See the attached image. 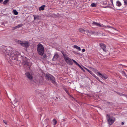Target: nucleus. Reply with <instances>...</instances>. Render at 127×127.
Returning a JSON list of instances; mask_svg holds the SVG:
<instances>
[{
	"instance_id": "nucleus-38",
	"label": "nucleus",
	"mask_w": 127,
	"mask_h": 127,
	"mask_svg": "<svg viewBox=\"0 0 127 127\" xmlns=\"http://www.w3.org/2000/svg\"><path fill=\"white\" fill-rule=\"evenodd\" d=\"M13 60H15V58L14 57H13V58H12Z\"/></svg>"
},
{
	"instance_id": "nucleus-12",
	"label": "nucleus",
	"mask_w": 127,
	"mask_h": 127,
	"mask_svg": "<svg viewBox=\"0 0 127 127\" xmlns=\"http://www.w3.org/2000/svg\"><path fill=\"white\" fill-rule=\"evenodd\" d=\"M79 32L83 33H85V31L82 28H80L79 30Z\"/></svg>"
},
{
	"instance_id": "nucleus-9",
	"label": "nucleus",
	"mask_w": 127,
	"mask_h": 127,
	"mask_svg": "<svg viewBox=\"0 0 127 127\" xmlns=\"http://www.w3.org/2000/svg\"><path fill=\"white\" fill-rule=\"evenodd\" d=\"M100 46L101 48L103 50V51H106V46L105 44L103 43H101L100 44Z\"/></svg>"
},
{
	"instance_id": "nucleus-34",
	"label": "nucleus",
	"mask_w": 127,
	"mask_h": 127,
	"mask_svg": "<svg viewBox=\"0 0 127 127\" xmlns=\"http://www.w3.org/2000/svg\"><path fill=\"white\" fill-rule=\"evenodd\" d=\"M97 80H98L99 82H101V83H102V82L100 80L98 79V77H97Z\"/></svg>"
},
{
	"instance_id": "nucleus-30",
	"label": "nucleus",
	"mask_w": 127,
	"mask_h": 127,
	"mask_svg": "<svg viewBox=\"0 0 127 127\" xmlns=\"http://www.w3.org/2000/svg\"><path fill=\"white\" fill-rule=\"evenodd\" d=\"M85 49H82V52L83 53V52H85Z\"/></svg>"
},
{
	"instance_id": "nucleus-5",
	"label": "nucleus",
	"mask_w": 127,
	"mask_h": 127,
	"mask_svg": "<svg viewBox=\"0 0 127 127\" xmlns=\"http://www.w3.org/2000/svg\"><path fill=\"white\" fill-rule=\"evenodd\" d=\"M92 24L93 25H95L97 26H99V27H104L106 28H110L111 26H104L103 24H100L96 22H93Z\"/></svg>"
},
{
	"instance_id": "nucleus-25",
	"label": "nucleus",
	"mask_w": 127,
	"mask_h": 127,
	"mask_svg": "<svg viewBox=\"0 0 127 127\" xmlns=\"http://www.w3.org/2000/svg\"><path fill=\"white\" fill-rule=\"evenodd\" d=\"M123 0L124 1L125 4L127 5V0Z\"/></svg>"
},
{
	"instance_id": "nucleus-15",
	"label": "nucleus",
	"mask_w": 127,
	"mask_h": 127,
	"mask_svg": "<svg viewBox=\"0 0 127 127\" xmlns=\"http://www.w3.org/2000/svg\"><path fill=\"white\" fill-rule=\"evenodd\" d=\"M23 25L22 24H20L18 25L17 26L14 27L13 28L14 29H16L20 28V27L22 26Z\"/></svg>"
},
{
	"instance_id": "nucleus-29",
	"label": "nucleus",
	"mask_w": 127,
	"mask_h": 127,
	"mask_svg": "<svg viewBox=\"0 0 127 127\" xmlns=\"http://www.w3.org/2000/svg\"><path fill=\"white\" fill-rule=\"evenodd\" d=\"M92 75L93 76L95 77L96 79H97V77L95 74H92Z\"/></svg>"
},
{
	"instance_id": "nucleus-19",
	"label": "nucleus",
	"mask_w": 127,
	"mask_h": 127,
	"mask_svg": "<svg viewBox=\"0 0 127 127\" xmlns=\"http://www.w3.org/2000/svg\"><path fill=\"white\" fill-rule=\"evenodd\" d=\"M13 12L15 15H17L18 14V12H17L16 10H13Z\"/></svg>"
},
{
	"instance_id": "nucleus-3",
	"label": "nucleus",
	"mask_w": 127,
	"mask_h": 127,
	"mask_svg": "<svg viewBox=\"0 0 127 127\" xmlns=\"http://www.w3.org/2000/svg\"><path fill=\"white\" fill-rule=\"evenodd\" d=\"M17 42L18 43L21 44L22 46L26 48L28 47L30 45L29 42L28 41L18 40Z\"/></svg>"
},
{
	"instance_id": "nucleus-2",
	"label": "nucleus",
	"mask_w": 127,
	"mask_h": 127,
	"mask_svg": "<svg viewBox=\"0 0 127 127\" xmlns=\"http://www.w3.org/2000/svg\"><path fill=\"white\" fill-rule=\"evenodd\" d=\"M106 118L108 121V124L110 125H112L115 122V118L113 116H111L109 114L106 115Z\"/></svg>"
},
{
	"instance_id": "nucleus-17",
	"label": "nucleus",
	"mask_w": 127,
	"mask_h": 127,
	"mask_svg": "<svg viewBox=\"0 0 127 127\" xmlns=\"http://www.w3.org/2000/svg\"><path fill=\"white\" fill-rule=\"evenodd\" d=\"M33 16L34 17V20H35L37 19H39V16L34 15Z\"/></svg>"
},
{
	"instance_id": "nucleus-33",
	"label": "nucleus",
	"mask_w": 127,
	"mask_h": 127,
	"mask_svg": "<svg viewBox=\"0 0 127 127\" xmlns=\"http://www.w3.org/2000/svg\"><path fill=\"white\" fill-rule=\"evenodd\" d=\"M84 72H85V70L84 69L82 68V67L81 68Z\"/></svg>"
},
{
	"instance_id": "nucleus-39",
	"label": "nucleus",
	"mask_w": 127,
	"mask_h": 127,
	"mask_svg": "<svg viewBox=\"0 0 127 127\" xmlns=\"http://www.w3.org/2000/svg\"><path fill=\"white\" fill-rule=\"evenodd\" d=\"M123 73H124V74H125V76H126V74H125V72H124V71H123Z\"/></svg>"
},
{
	"instance_id": "nucleus-8",
	"label": "nucleus",
	"mask_w": 127,
	"mask_h": 127,
	"mask_svg": "<svg viewBox=\"0 0 127 127\" xmlns=\"http://www.w3.org/2000/svg\"><path fill=\"white\" fill-rule=\"evenodd\" d=\"M65 61L67 64H68L70 65H72L73 64V62L72 61V59L69 58L67 60H65Z\"/></svg>"
},
{
	"instance_id": "nucleus-22",
	"label": "nucleus",
	"mask_w": 127,
	"mask_h": 127,
	"mask_svg": "<svg viewBox=\"0 0 127 127\" xmlns=\"http://www.w3.org/2000/svg\"><path fill=\"white\" fill-rule=\"evenodd\" d=\"M91 6L92 7H96V5L94 3H92L91 4Z\"/></svg>"
},
{
	"instance_id": "nucleus-32",
	"label": "nucleus",
	"mask_w": 127,
	"mask_h": 127,
	"mask_svg": "<svg viewBox=\"0 0 127 127\" xmlns=\"http://www.w3.org/2000/svg\"><path fill=\"white\" fill-rule=\"evenodd\" d=\"M77 65H78V66H79V67L80 68H81L82 67L78 63V64H77Z\"/></svg>"
},
{
	"instance_id": "nucleus-21",
	"label": "nucleus",
	"mask_w": 127,
	"mask_h": 127,
	"mask_svg": "<svg viewBox=\"0 0 127 127\" xmlns=\"http://www.w3.org/2000/svg\"><path fill=\"white\" fill-rule=\"evenodd\" d=\"M117 93L118 95H120L121 96H123L125 95L124 94H123L122 93H119L118 92H117Z\"/></svg>"
},
{
	"instance_id": "nucleus-4",
	"label": "nucleus",
	"mask_w": 127,
	"mask_h": 127,
	"mask_svg": "<svg viewBox=\"0 0 127 127\" xmlns=\"http://www.w3.org/2000/svg\"><path fill=\"white\" fill-rule=\"evenodd\" d=\"M46 78L47 79L50 80L54 84H56L55 78L52 75L49 74H47L46 76Z\"/></svg>"
},
{
	"instance_id": "nucleus-1",
	"label": "nucleus",
	"mask_w": 127,
	"mask_h": 127,
	"mask_svg": "<svg viewBox=\"0 0 127 127\" xmlns=\"http://www.w3.org/2000/svg\"><path fill=\"white\" fill-rule=\"evenodd\" d=\"M37 50L38 54L42 56L44 52V49L43 46L40 43L38 44L37 45Z\"/></svg>"
},
{
	"instance_id": "nucleus-27",
	"label": "nucleus",
	"mask_w": 127,
	"mask_h": 127,
	"mask_svg": "<svg viewBox=\"0 0 127 127\" xmlns=\"http://www.w3.org/2000/svg\"><path fill=\"white\" fill-rule=\"evenodd\" d=\"M4 123L5 124V125H7V121H5L4 120L3 121Z\"/></svg>"
},
{
	"instance_id": "nucleus-37",
	"label": "nucleus",
	"mask_w": 127,
	"mask_h": 127,
	"mask_svg": "<svg viewBox=\"0 0 127 127\" xmlns=\"http://www.w3.org/2000/svg\"><path fill=\"white\" fill-rule=\"evenodd\" d=\"M3 1V0H0V3H1Z\"/></svg>"
},
{
	"instance_id": "nucleus-26",
	"label": "nucleus",
	"mask_w": 127,
	"mask_h": 127,
	"mask_svg": "<svg viewBox=\"0 0 127 127\" xmlns=\"http://www.w3.org/2000/svg\"><path fill=\"white\" fill-rule=\"evenodd\" d=\"M43 58L44 59H45L47 58L46 56L45 55H43Z\"/></svg>"
},
{
	"instance_id": "nucleus-14",
	"label": "nucleus",
	"mask_w": 127,
	"mask_h": 127,
	"mask_svg": "<svg viewBox=\"0 0 127 127\" xmlns=\"http://www.w3.org/2000/svg\"><path fill=\"white\" fill-rule=\"evenodd\" d=\"M45 5H43L41 6V7H39V11H41V10H43L44 9V7H45Z\"/></svg>"
},
{
	"instance_id": "nucleus-31",
	"label": "nucleus",
	"mask_w": 127,
	"mask_h": 127,
	"mask_svg": "<svg viewBox=\"0 0 127 127\" xmlns=\"http://www.w3.org/2000/svg\"><path fill=\"white\" fill-rule=\"evenodd\" d=\"M110 28H112V29H113L114 30H116V31H117L116 30V29L114 28H113V27H111V26Z\"/></svg>"
},
{
	"instance_id": "nucleus-10",
	"label": "nucleus",
	"mask_w": 127,
	"mask_h": 127,
	"mask_svg": "<svg viewBox=\"0 0 127 127\" xmlns=\"http://www.w3.org/2000/svg\"><path fill=\"white\" fill-rule=\"evenodd\" d=\"M62 53L64 56V59L65 60H67V59L69 58V57H68V55L66 54L64 52H62Z\"/></svg>"
},
{
	"instance_id": "nucleus-24",
	"label": "nucleus",
	"mask_w": 127,
	"mask_h": 127,
	"mask_svg": "<svg viewBox=\"0 0 127 127\" xmlns=\"http://www.w3.org/2000/svg\"><path fill=\"white\" fill-rule=\"evenodd\" d=\"M73 61L76 64V65L77 64H78V63L76 62V61L75 60H73V59H72V61Z\"/></svg>"
},
{
	"instance_id": "nucleus-16",
	"label": "nucleus",
	"mask_w": 127,
	"mask_h": 127,
	"mask_svg": "<svg viewBox=\"0 0 127 127\" xmlns=\"http://www.w3.org/2000/svg\"><path fill=\"white\" fill-rule=\"evenodd\" d=\"M122 5V3L119 0H118L116 2V5L120 7Z\"/></svg>"
},
{
	"instance_id": "nucleus-35",
	"label": "nucleus",
	"mask_w": 127,
	"mask_h": 127,
	"mask_svg": "<svg viewBox=\"0 0 127 127\" xmlns=\"http://www.w3.org/2000/svg\"><path fill=\"white\" fill-rule=\"evenodd\" d=\"M25 64V65H29V64H28V63H26Z\"/></svg>"
},
{
	"instance_id": "nucleus-23",
	"label": "nucleus",
	"mask_w": 127,
	"mask_h": 127,
	"mask_svg": "<svg viewBox=\"0 0 127 127\" xmlns=\"http://www.w3.org/2000/svg\"><path fill=\"white\" fill-rule=\"evenodd\" d=\"M9 0H5L3 2V4H5L8 2Z\"/></svg>"
},
{
	"instance_id": "nucleus-11",
	"label": "nucleus",
	"mask_w": 127,
	"mask_h": 127,
	"mask_svg": "<svg viewBox=\"0 0 127 127\" xmlns=\"http://www.w3.org/2000/svg\"><path fill=\"white\" fill-rule=\"evenodd\" d=\"M59 57V55L57 53H55L53 58L52 59V60L53 61H55L57 60Z\"/></svg>"
},
{
	"instance_id": "nucleus-18",
	"label": "nucleus",
	"mask_w": 127,
	"mask_h": 127,
	"mask_svg": "<svg viewBox=\"0 0 127 127\" xmlns=\"http://www.w3.org/2000/svg\"><path fill=\"white\" fill-rule=\"evenodd\" d=\"M84 68L87 70L90 74H91L92 75L93 73L92 71L89 70L88 69H87V68L86 67H85Z\"/></svg>"
},
{
	"instance_id": "nucleus-28",
	"label": "nucleus",
	"mask_w": 127,
	"mask_h": 127,
	"mask_svg": "<svg viewBox=\"0 0 127 127\" xmlns=\"http://www.w3.org/2000/svg\"><path fill=\"white\" fill-rule=\"evenodd\" d=\"M64 90L66 92V93H67L68 94H69L68 92L67 89H65Z\"/></svg>"
},
{
	"instance_id": "nucleus-7",
	"label": "nucleus",
	"mask_w": 127,
	"mask_h": 127,
	"mask_svg": "<svg viewBox=\"0 0 127 127\" xmlns=\"http://www.w3.org/2000/svg\"><path fill=\"white\" fill-rule=\"evenodd\" d=\"M25 76L29 80H32L33 76H32V75L29 72H26L25 74Z\"/></svg>"
},
{
	"instance_id": "nucleus-20",
	"label": "nucleus",
	"mask_w": 127,
	"mask_h": 127,
	"mask_svg": "<svg viewBox=\"0 0 127 127\" xmlns=\"http://www.w3.org/2000/svg\"><path fill=\"white\" fill-rule=\"evenodd\" d=\"M53 122L54 124V125H56V124L57 123V121L56 120V119H53Z\"/></svg>"
},
{
	"instance_id": "nucleus-36",
	"label": "nucleus",
	"mask_w": 127,
	"mask_h": 127,
	"mask_svg": "<svg viewBox=\"0 0 127 127\" xmlns=\"http://www.w3.org/2000/svg\"><path fill=\"white\" fill-rule=\"evenodd\" d=\"M124 123L123 122H122L121 123V125H124Z\"/></svg>"
},
{
	"instance_id": "nucleus-6",
	"label": "nucleus",
	"mask_w": 127,
	"mask_h": 127,
	"mask_svg": "<svg viewBox=\"0 0 127 127\" xmlns=\"http://www.w3.org/2000/svg\"><path fill=\"white\" fill-rule=\"evenodd\" d=\"M97 74L100 76V77L103 80L107 79L108 78V76L106 74H101L99 72L97 73Z\"/></svg>"
},
{
	"instance_id": "nucleus-13",
	"label": "nucleus",
	"mask_w": 127,
	"mask_h": 127,
	"mask_svg": "<svg viewBox=\"0 0 127 127\" xmlns=\"http://www.w3.org/2000/svg\"><path fill=\"white\" fill-rule=\"evenodd\" d=\"M73 47L75 48H76L79 51H80L81 50V49L80 47L77 46L76 45H74L73 46Z\"/></svg>"
}]
</instances>
